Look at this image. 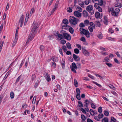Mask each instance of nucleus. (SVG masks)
I'll return each mask as SVG.
<instances>
[{
	"label": "nucleus",
	"mask_w": 122,
	"mask_h": 122,
	"mask_svg": "<svg viewBox=\"0 0 122 122\" xmlns=\"http://www.w3.org/2000/svg\"><path fill=\"white\" fill-rule=\"evenodd\" d=\"M120 11V9L118 8L116 9L115 10L113 8H111L109 10V11L111 12L112 15L114 16H117Z\"/></svg>",
	"instance_id": "nucleus-1"
},
{
	"label": "nucleus",
	"mask_w": 122,
	"mask_h": 122,
	"mask_svg": "<svg viewBox=\"0 0 122 122\" xmlns=\"http://www.w3.org/2000/svg\"><path fill=\"white\" fill-rule=\"evenodd\" d=\"M79 21V19L72 16H70L69 20V22L70 24L73 25H76Z\"/></svg>",
	"instance_id": "nucleus-2"
},
{
	"label": "nucleus",
	"mask_w": 122,
	"mask_h": 122,
	"mask_svg": "<svg viewBox=\"0 0 122 122\" xmlns=\"http://www.w3.org/2000/svg\"><path fill=\"white\" fill-rule=\"evenodd\" d=\"M79 30L80 31V33L81 34H83L85 35L87 38H89L90 37V33L88 30H85L84 29L82 28H80Z\"/></svg>",
	"instance_id": "nucleus-3"
},
{
	"label": "nucleus",
	"mask_w": 122,
	"mask_h": 122,
	"mask_svg": "<svg viewBox=\"0 0 122 122\" xmlns=\"http://www.w3.org/2000/svg\"><path fill=\"white\" fill-rule=\"evenodd\" d=\"M54 34L56 37V40H60L64 38V36L60 34L58 31L55 32Z\"/></svg>",
	"instance_id": "nucleus-4"
},
{
	"label": "nucleus",
	"mask_w": 122,
	"mask_h": 122,
	"mask_svg": "<svg viewBox=\"0 0 122 122\" xmlns=\"http://www.w3.org/2000/svg\"><path fill=\"white\" fill-rule=\"evenodd\" d=\"M39 26L37 22H34L32 25V28L31 31L32 32L36 33L37 30V28Z\"/></svg>",
	"instance_id": "nucleus-5"
},
{
	"label": "nucleus",
	"mask_w": 122,
	"mask_h": 122,
	"mask_svg": "<svg viewBox=\"0 0 122 122\" xmlns=\"http://www.w3.org/2000/svg\"><path fill=\"white\" fill-rule=\"evenodd\" d=\"M36 33L33 32H32L31 31L28 36V38L26 43H28L29 41H31L33 39L34 37L35 34Z\"/></svg>",
	"instance_id": "nucleus-6"
},
{
	"label": "nucleus",
	"mask_w": 122,
	"mask_h": 122,
	"mask_svg": "<svg viewBox=\"0 0 122 122\" xmlns=\"http://www.w3.org/2000/svg\"><path fill=\"white\" fill-rule=\"evenodd\" d=\"M86 10L88 12L92 11L91 14L92 15L94 13V11L93 10V7L92 5H89L87 6L86 8Z\"/></svg>",
	"instance_id": "nucleus-7"
},
{
	"label": "nucleus",
	"mask_w": 122,
	"mask_h": 122,
	"mask_svg": "<svg viewBox=\"0 0 122 122\" xmlns=\"http://www.w3.org/2000/svg\"><path fill=\"white\" fill-rule=\"evenodd\" d=\"M76 91L77 93L76 97L78 100H81V97L80 96V91L79 89L78 88H77L76 89Z\"/></svg>",
	"instance_id": "nucleus-8"
},
{
	"label": "nucleus",
	"mask_w": 122,
	"mask_h": 122,
	"mask_svg": "<svg viewBox=\"0 0 122 122\" xmlns=\"http://www.w3.org/2000/svg\"><path fill=\"white\" fill-rule=\"evenodd\" d=\"M63 35L64 36L66 39L68 41H70L71 40V37L70 35L66 33H64Z\"/></svg>",
	"instance_id": "nucleus-9"
},
{
	"label": "nucleus",
	"mask_w": 122,
	"mask_h": 122,
	"mask_svg": "<svg viewBox=\"0 0 122 122\" xmlns=\"http://www.w3.org/2000/svg\"><path fill=\"white\" fill-rule=\"evenodd\" d=\"M74 14L75 16L79 18H80L81 16V14L77 11H74Z\"/></svg>",
	"instance_id": "nucleus-10"
},
{
	"label": "nucleus",
	"mask_w": 122,
	"mask_h": 122,
	"mask_svg": "<svg viewBox=\"0 0 122 122\" xmlns=\"http://www.w3.org/2000/svg\"><path fill=\"white\" fill-rule=\"evenodd\" d=\"M24 18L23 16L22 15L20 17L19 21V24H20V26L21 27L23 25L24 22Z\"/></svg>",
	"instance_id": "nucleus-11"
},
{
	"label": "nucleus",
	"mask_w": 122,
	"mask_h": 122,
	"mask_svg": "<svg viewBox=\"0 0 122 122\" xmlns=\"http://www.w3.org/2000/svg\"><path fill=\"white\" fill-rule=\"evenodd\" d=\"M95 16L97 18L101 19L102 17V13L101 14L99 12H97L95 13Z\"/></svg>",
	"instance_id": "nucleus-12"
},
{
	"label": "nucleus",
	"mask_w": 122,
	"mask_h": 122,
	"mask_svg": "<svg viewBox=\"0 0 122 122\" xmlns=\"http://www.w3.org/2000/svg\"><path fill=\"white\" fill-rule=\"evenodd\" d=\"M62 23L64 24L65 25H62V26L63 27L64 26H67V24H68V21L66 19H64L62 21Z\"/></svg>",
	"instance_id": "nucleus-13"
},
{
	"label": "nucleus",
	"mask_w": 122,
	"mask_h": 122,
	"mask_svg": "<svg viewBox=\"0 0 122 122\" xmlns=\"http://www.w3.org/2000/svg\"><path fill=\"white\" fill-rule=\"evenodd\" d=\"M73 57L74 59L76 61H78L80 60L79 57L75 54H73Z\"/></svg>",
	"instance_id": "nucleus-14"
},
{
	"label": "nucleus",
	"mask_w": 122,
	"mask_h": 122,
	"mask_svg": "<svg viewBox=\"0 0 122 122\" xmlns=\"http://www.w3.org/2000/svg\"><path fill=\"white\" fill-rule=\"evenodd\" d=\"M82 52L86 56H88L89 55V52L87 51L86 49H83L82 50Z\"/></svg>",
	"instance_id": "nucleus-15"
},
{
	"label": "nucleus",
	"mask_w": 122,
	"mask_h": 122,
	"mask_svg": "<svg viewBox=\"0 0 122 122\" xmlns=\"http://www.w3.org/2000/svg\"><path fill=\"white\" fill-rule=\"evenodd\" d=\"M45 78L47 81L49 82L51 80V78L50 76L49 75L48 73H46L45 76Z\"/></svg>",
	"instance_id": "nucleus-16"
},
{
	"label": "nucleus",
	"mask_w": 122,
	"mask_h": 122,
	"mask_svg": "<svg viewBox=\"0 0 122 122\" xmlns=\"http://www.w3.org/2000/svg\"><path fill=\"white\" fill-rule=\"evenodd\" d=\"M117 3L115 5V6L116 7L121 8L122 7V4L121 3L119 2L118 1H117Z\"/></svg>",
	"instance_id": "nucleus-17"
},
{
	"label": "nucleus",
	"mask_w": 122,
	"mask_h": 122,
	"mask_svg": "<svg viewBox=\"0 0 122 122\" xmlns=\"http://www.w3.org/2000/svg\"><path fill=\"white\" fill-rule=\"evenodd\" d=\"M105 4V0H100L99 1V4L102 6Z\"/></svg>",
	"instance_id": "nucleus-18"
},
{
	"label": "nucleus",
	"mask_w": 122,
	"mask_h": 122,
	"mask_svg": "<svg viewBox=\"0 0 122 122\" xmlns=\"http://www.w3.org/2000/svg\"><path fill=\"white\" fill-rule=\"evenodd\" d=\"M83 15L84 17H86L88 16V13L86 10L83 11Z\"/></svg>",
	"instance_id": "nucleus-19"
},
{
	"label": "nucleus",
	"mask_w": 122,
	"mask_h": 122,
	"mask_svg": "<svg viewBox=\"0 0 122 122\" xmlns=\"http://www.w3.org/2000/svg\"><path fill=\"white\" fill-rule=\"evenodd\" d=\"M90 113L91 115L93 116L94 114H96V112L94 111L92 109H91L90 110Z\"/></svg>",
	"instance_id": "nucleus-20"
},
{
	"label": "nucleus",
	"mask_w": 122,
	"mask_h": 122,
	"mask_svg": "<svg viewBox=\"0 0 122 122\" xmlns=\"http://www.w3.org/2000/svg\"><path fill=\"white\" fill-rule=\"evenodd\" d=\"M51 60L54 62H57L58 61V59L56 57H52L51 59Z\"/></svg>",
	"instance_id": "nucleus-21"
},
{
	"label": "nucleus",
	"mask_w": 122,
	"mask_h": 122,
	"mask_svg": "<svg viewBox=\"0 0 122 122\" xmlns=\"http://www.w3.org/2000/svg\"><path fill=\"white\" fill-rule=\"evenodd\" d=\"M57 5H56V4L55 5L54 7L53 8L52 11H51V15L53 14V13H54V12L55 11V10L57 9Z\"/></svg>",
	"instance_id": "nucleus-22"
},
{
	"label": "nucleus",
	"mask_w": 122,
	"mask_h": 122,
	"mask_svg": "<svg viewBox=\"0 0 122 122\" xmlns=\"http://www.w3.org/2000/svg\"><path fill=\"white\" fill-rule=\"evenodd\" d=\"M74 83L75 86V87H77L78 86V83L76 79H74Z\"/></svg>",
	"instance_id": "nucleus-23"
},
{
	"label": "nucleus",
	"mask_w": 122,
	"mask_h": 122,
	"mask_svg": "<svg viewBox=\"0 0 122 122\" xmlns=\"http://www.w3.org/2000/svg\"><path fill=\"white\" fill-rule=\"evenodd\" d=\"M15 95L14 93L13 92H11L10 93V97L11 99L14 98Z\"/></svg>",
	"instance_id": "nucleus-24"
},
{
	"label": "nucleus",
	"mask_w": 122,
	"mask_h": 122,
	"mask_svg": "<svg viewBox=\"0 0 122 122\" xmlns=\"http://www.w3.org/2000/svg\"><path fill=\"white\" fill-rule=\"evenodd\" d=\"M107 121H108V119L107 117L104 118L102 119V122H107Z\"/></svg>",
	"instance_id": "nucleus-25"
},
{
	"label": "nucleus",
	"mask_w": 122,
	"mask_h": 122,
	"mask_svg": "<svg viewBox=\"0 0 122 122\" xmlns=\"http://www.w3.org/2000/svg\"><path fill=\"white\" fill-rule=\"evenodd\" d=\"M66 45L67 46V47L69 49H71V45L68 42L66 43Z\"/></svg>",
	"instance_id": "nucleus-26"
},
{
	"label": "nucleus",
	"mask_w": 122,
	"mask_h": 122,
	"mask_svg": "<svg viewBox=\"0 0 122 122\" xmlns=\"http://www.w3.org/2000/svg\"><path fill=\"white\" fill-rule=\"evenodd\" d=\"M76 9L78 11H79L80 12H81L82 11V9L79 6L77 7Z\"/></svg>",
	"instance_id": "nucleus-27"
},
{
	"label": "nucleus",
	"mask_w": 122,
	"mask_h": 122,
	"mask_svg": "<svg viewBox=\"0 0 122 122\" xmlns=\"http://www.w3.org/2000/svg\"><path fill=\"white\" fill-rule=\"evenodd\" d=\"M89 24L92 27L93 29H94L95 28V25L92 22H91L90 23H89Z\"/></svg>",
	"instance_id": "nucleus-28"
},
{
	"label": "nucleus",
	"mask_w": 122,
	"mask_h": 122,
	"mask_svg": "<svg viewBox=\"0 0 122 122\" xmlns=\"http://www.w3.org/2000/svg\"><path fill=\"white\" fill-rule=\"evenodd\" d=\"M80 0L78 1V3L79 5L82 7H84V3L82 2L81 3H80Z\"/></svg>",
	"instance_id": "nucleus-29"
},
{
	"label": "nucleus",
	"mask_w": 122,
	"mask_h": 122,
	"mask_svg": "<svg viewBox=\"0 0 122 122\" xmlns=\"http://www.w3.org/2000/svg\"><path fill=\"white\" fill-rule=\"evenodd\" d=\"M69 31L71 34H73L74 32L73 29L72 27H70L69 29Z\"/></svg>",
	"instance_id": "nucleus-30"
},
{
	"label": "nucleus",
	"mask_w": 122,
	"mask_h": 122,
	"mask_svg": "<svg viewBox=\"0 0 122 122\" xmlns=\"http://www.w3.org/2000/svg\"><path fill=\"white\" fill-rule=\"evenodd\" d=\"M89 21L88 20H86L84 21V23L86 25H87L89 24Z\"/></svg>",
	"instance_id": "nucleus-31"
},
{
	"label": "nucleus",
	"mask_w": 122,
	"mask_h": 122,
	"mask_svg": "<svg viewBox=\"0 0 122 122\" xmlns=\"http://www.w3.org/2000/svg\"><path fill=\"white\" fill-rule=\"evenodd\" d=\"M62 48L63 49L64 52H66L67 50L66 46H62Z\"/></svg>",
	"instance_id": "nucleus-32"
},
{
	"label": "nucleus",
	"mask_w": 122,
	"mask_h": 122,
	"mask_svg": "<svg viewBox=\"0 0 122 122\" xmlns=\"http://www.w3.org/2000/svg\"><path fill=\"white\" fill-rule=\"evenodd\" d=\"M93 28L92 27V26H89L88 28V29L91 32H93Z\"/></svg>",
	"instance_id": "nucleus-33"
},
{
	"label": "nucleus",
	"mask_w": 122,
	"mask_h": 122,
	"mask_svg": "<svg viewBox=\"0 0 122 122\" xmlns=\"http://www.w3.org/2000/svg\"><path fill=\"white\" fill-rule=\"evenodd\" d=\"M74 51L75 53L76 54H78L79 53V50L77 48H76L74 49Z\"/></svg>",
	"instance_id": "nucleus-34"
},
{
	"label": "nucleus",
	"mask_w": 122,
	"mask_h": 122,
	"mask_svg": "<svg viewBox=\"0 0 122 122\" xmlns=\"http://www.w3.org/2000/svg\"><path fill=\"white\" fill-rule=\"evenodd\" d=\"M95 23L96 25L98 27H100V22L98 21H97L95 22Z\"/></svg>",
	"instance_id": "nucleus-35"
},
{
	"label": "nucleus",
	"mask_w": 122,
	"mask_h": 122,
	"mask_svg": "<svg viewBox=\"0 0 122 122\" xmlns=\"http://www.w3.org/2000/svg\"><path fill=\"white\" fill-rule=\"evenodd\" d=\"M89 102L88 100H86L85 102V105H84V107L86 106V107H87V106L88 105V103H89Z\"/></svg>",
	"instance_id": "nucleus-36"
},
{
	"label": "nucleus",
	"mask_w": 122,
	"mask_h": 122,
	"mask_svg": "<svg viewBox=\"0 0 122 122\" xmlns=\"http://www.w3.org/2000/svg\"><path fill=\"white\" fill-rule=\"evenodd\" d=\"M97 37L100 39H101L102 38V33H100L97 36Z\"/></svg>",
	"instance_id": "nucleus-37"
},
{
	"label": "nucleus",
	"mask_w": 122,
	"mask_h": 122,
	"mask_svg": "<svg viewBox=\"0 0 122 122\" xmlns=\"http://www.w3.org/2000/svg\"><path fill=\"white\" fill-rule=\"evenodd\" d=\"M79 26L80 27V28H82L85 27V25L83 23H81L79 24Z\"/></svg>",
	"instance_id": "nucleus-38"
},
{
	"label": "nucleus",
	"mask_w": 122,
	"mask_h": 122,
	"mask_svg": "<svg viewBox=\"0 0 122 122\" xmlns=\"http://www.w3.org/2000/svg\"><path fill=\"white\" fill-rule=\"evenodd\" d=\"M111 122H116V119L113 117H112L111 118Z\"/></svg>",
	"instance_id": "nucleus-39"
},
{
	"label": "nucleus",
	"mask_w": 122,
	"mask_h": 122,
	"mask_svg": "<svg viewBox=\"0 0 122 122\" xmlns=\"http://www.w3.org/2000/svg\"><path fill=\"white\" fill-rule=\"evenodd\" d=\"M104 114L105 116H108L109 115V112L108 111H104Z\"/></svg>",
	"instance_id": "nucleus-40"
},
{
	"label": "nucleus",
	"mask_w": 122,
	"mask_h": 122,
	"mask_svg": "<svg viewBox=\"0 0 122 122\" xmlns=\"http://www.w3.org/2000/svg\"><path fill=\"white\" fill-rule=\"evenodd\" d=\"M66 43V41L64 40H61L60 41V43L63 45L65 44Z\"/></svg>",
	"instance_id": "nucleus-41"
},
{
	"label": "nucleus",
	"mask_w": 122,
	"mask_h": 122,
	"mask_svg": "<svg viewBox=\"0 0 122 122\" xmlns=\"http://www.w3.org/2000/svg\"><path fill=\"white\" fill-rule=\"evenodd\" d=\"M91 2V0H87L85 1V4L86 5H88Z\"/></svg>",
	"instance_id": "nucleus-42"
},
{
	"label": "nucleus",
	"mask_w": 122,
	"mask_h": 122,
	"mask_svg": "<svg viewBox=\"0 0 122 122\" xmlns=\"http://www.w3.org/2000/svg\"><path fill=\"white\" fill-rule=\"evenodd\" d=\"M78 103L79 106V107H83V105L81 102V101H79Z\"/></svg>",
	"instance_id": "nucleus-43"
},
{
	"label": "nucleus",
	"mask_w": 122,
	"mask_h": 122,
	"mask_svg": "<svg viewBox=\"0 0 122 122\" xmlns=\"http://www.w3.org/2000/svg\"><path fill=\"white\" fill-rule=\"evenodd\" d=\"M81 118L82 120H86V117L84 115H83V114L81 115Z\"/></svg>",
	"instance_id": "nucleus-44"
},
{
	"label": "nucleus",
	"mask_w": 122,
	"mask_h": 122,
	"mask_svg": "<svg viewBox=\"0 0 122 122\" xmlns=\"http://www.w3.org/2000/svg\"><path fill=\"white\" fill-rule=\"evenodd\" d=\"M18 38V37L15 36V39L14 40L13 42L16 43L17 42Z\"/></svg>",
	"instance_id": "nucleus-45"
},
{
	"label": "nucleus",
	"mask_w": 122,
	"mask_h": 122,
	"mask_svg": "<svg viewBox=\"0 0 122 122\" xmlns=\"http://www.w3.org/2000/svg\"><path fill=\"white\" fill-rule=\"evenodd\" d=\"M40 50L41 51H44L45 47L41 45L40 47Z\"/></svg>",
	"instance_id": "nucleus-46"
},
{
	"label": "nucleus",
	"mask_w": 122,
	"mask_h": 122,
	"mask_svg": "<svg viewBox=\"0 0 122 122\" xmlns=\"http://www.w3.org/2000/svg\"><path fill=\"white\" fill-rule=\"evenodd\" d=\"M67 11L69 12H71L72 11V9L70 7L67 8Z\"/></svg>",
	"instance_id": "nucleus-47"
},
{
	"label": "nucleus",
	"mask_w": 122,
	"mask_h": 122,
	"mask_svg": "<svg viewBox=\"0 0 122 122\" xmlns=\"http://www.w3.org/2000/svg\"><path fill=\"white\" fill-rule=\"evenodd\" d=\"M35 11V9L34 8H32L31 10L30 14H31V15H32L33 13Z\"/></svg>",
	"instance_id": "nucleus-48"
},
{
	"label": "nucleus",
	"mask_w": 122,
	"mask_h": 122,
	"mask_svg": "<svg viewBox=\"0 0 122 122\" xmlns=\"http://www.w3.org/2000/svg\"><path fill=\"white\" fill-rule=\"evenodd\" d=\"M103 116L104 115L103 114L101 113L98 116L100 119L102 118L103 117Z\"/></svg>",
	"instance_id": "nucleus-49"
},
{
	"label": "nucleus",
	"mask_w": 122,
	"mask_h": 122,
	"mask_svg": "<svg viewBox=\"0 0 122 122\" xmlns=\"http://www.w3.org/2000/svg\"><path fill=\"white\" fill-rule=\"evenodd\" d=\"M80 40L84 42L86 41V40L85 38L84 37H82L80 39Z\"/></svg>",
	"instance_id": "nucleus-50"
},
{
	"label": "nucleus",
	"mask_w": 122,
	"mask_h": 122,
	"mask_svg": "<svg viewBox=\"0 0 122 122\" xmlns=\"http://www.w3.org/2000/svg\"><path fill=\"white\" fill-rule=\"evenodd\" d=\"M36 97H34L33 98V100L32 102V103L33 104H34L35 103L36 100Z\"/></svg>",
	"instance_id": "nucleus-51"
},
{
	"label": "nucleus",
	"mask_w": 122,
	"mask_h": 122,
	"mask_svg": "<svg viewBox=\"0 0 122 122\" xmlns=\"http://www.w3.org/2000/svg\"><path fill=\"white\" fill-rule=\"evenodd\" d=\"M24 61H25V60L24 59H23L22 60V62H21V64H20V65L19 66V68H20L21 67V66H22L24 62Z\"/></svg>",
	"instance_id": "nucleus-52"
},
{
	"label": "nucleus",
	"mask_w": 122,
	"mask_h": 122,
	"mask_svg": "<svg viewBox=\"0 0 122 122\" xmlns=\"http://www.w3.org/2000/svg\"><path fill=\"white\" fill-rule=\"evenodd\" d=\"M98 111L100 113L102 112V107H100L98 108Z\"/></svg>",
	"instance_id": "nucleus-53"
},
{
	"label": "nucleus",
	"mask_w": 122,
	"mask_h": 122,
	"mask_svg": "<svg viewBox=\"0 0 122 122\" xmlns=\"http://www.w3.org/2000/svg\"><path fill=\"white\" fill-rule=\"evenodd\" d=\"M36 78V76L35 74H32L31 77V79L32 81H33L34 79H35Z\"/></svg>",
	"instance_id": "nucleus-54"
},
{
	"label": "nucleus",
	"mask_w": 122,
	"mask_h": 122,
	"mask_svg": "<svg viewBox=\"0 0 122 122\" xmlns=\"http://www.w3.org/2000/svg\"><path fill=\"white\" fill-rule=\"evenodd\" d=\"M10 6V4L8 3H7V5L6 7L5 8V10L7 11L9 8Z\"/></svg>",
	"instance_id": "nucleus-55"
},
{
	"label": "nucleus",
	"mask_w": 122,
	"mask_h": 122,
	"mask_svg": "<svg viewBox=\"0 0 122 122\" xmlns=\"http://www.w3.org/2000/svg\"><path fill=\"white\" fill-rule=\"evenodd\" d=\"M91 105L93 109H95L96 107V106L93 103H92Z\"/></svg>",
	"instance_id": "nucleus-56"
},
{
	"label": "nucleus",
	"mask_w": 122,
	"mask_h": 122,
	"mask_svg": "<svg viewBox=\"0 0 122 122\" xmlns=\"http://www.w3.org/2000/svg\"><path fill=\"white\" fill-rule=\"evenodd\" d=\"M109 60V59L107 57H106L104 58V61L105 62H108Z\"/></svg>",
	"instance_id": "nucleus-57"
},
{
	"label": "nucleus",
	"mask_w": 122,
	"mask_h": 122,
	"mask_svg": "<svg viewBox=\"0 0 122 122\" xmlns=\"http://www.w3.org/2000/svg\"><path fill=\"white\" fill-rule=\"evenodd\" d=\"M94 119L96 120L97 121H100V119H99L98 116H95L94 117Z\"/></svg>",
	"instance_id": "nucleus-58"
},
{
	"label": "nucleus",
	"mask_w": 122,
	"mask_h": 122,
	"mask_svg": "<svg viewBox=\"0 0 122 122\" xmlns=\"http://www.w3.org/2000/svg\"><path fill=\"white\" fill-rule=\"evenodd\" d=\"M72 65L73 67V68L72 69H73V68H76V65L75 63H73L72 64Z\"/></svg>",
	"instance_id": "nucleus-59"
},
{
	"label": "nucleus",
	"mask_w": 122,
	"mask_h": 122,
	"mask_svg": "<svg viewBox=\"0 0 122 122\" xmlns=\"http://www.w3.org/2000/svg\"><path fill=\"white\" fill-rule=\"evenodd\" d=\"M29 18L28 17H26L25 18V20L24 22V25H25L26 23L28 21V20Z\"/></svg>",
	"instance_id": "nucleus-60"
},
{
	"label": "nucleus",
	"mask_w": 122,
	"mask_h": 122,
	"mask_svg": "<svg viewBox=\"0 0 122 122\" xmlns=\"http://www.w3.org/2000/svg\"><path fill=\"white\" fill-rule=\"evenodd\" d=\"M97 9L98 11L100 12H102V9L100 6H99Z\"/></svg>",
	"instance_id": "nucleus-61"
},
{
	"label": "nucleus",
	"mask_w": 122,
	"mask_h": 122,
	"mask_svg": "<svg viewBox=\"0 0 122 122\" xmlns=\"http://www.w3.org/2000/svg\"><path fill=\"white\" fill-rule=\"evenodd\" d=\"M114 61L117 64H119L120 63L118 61V60L116 58H114Z\"/></svg>",
	"instance_id": "nucleus-62"
},
{
	"label": "nucleus",
	"mask_w": 122,
	"mask_h": 122,
	"mask_svg": "<svg viewBox=\"0 0 122 122\" xmlns=\"http://www.w3.org/2000/svg\"><path fill=\"white\" fill-rule=\"evenodd\" d=\"M59 51L60 53V54L62 56H63V54L62 53V50L61 48H60L59 49Z\"/></svg>",
	"instance_id": "nucleus-63"
},
{
	"label": "nucleus",
	"mask_w": 122,
	"mask_h": 122,
	"mask_svg": "<svg viewBox=\"0 0 122 122\" xmlns=\"http://www.w3.org/2000/svg\"><path fill=\"white\" fill-rule=\"evenodd\" d=\"M81 111L84 113H86V112L85 110L83 108H81L80 109Z\"/></svg>",
	"instance_id": "nucleus-64"
}]
</instances>
